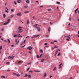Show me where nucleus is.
<instances>
[{
	"label": "nucleus",
	"mask_w": 79,
	"mask_h": 79,
	"mask_svg": "<svg viewBox=\"0 0 79 79\" xmlns=\"http://www.w3.org/2000/svg\"><path fill=\"white\" fill-rule=\"evenodd\" d=\"M2 46H1L0 47V50H2Z\"/></svg>",
	"instance_id": "6ab92c4d"
},
{
	"label": "nucleus",
	"mask_w": 79,
	"mask_h": 79,
	"mask_svg": "<svg viewBox=\"0 0 79 79\" xmlns=\"http://www.w3.org/2000/svg\"><path fill=\"white\" fill-rule=\"evenodd\" d=\"M16 15L18 16H21L23 15V14H22L21 13L19 12Z\"/></svg>",
	"instance_id": "f03ea898"
},
{
	"label": "nucleus",
	"mask_w": 79,
	"mask_h": 79,
	"mask_svg": "<svg viewBox=\"0 0 79 79\" xmlns=\"http://www.w3.org/2000/svg\"><path fill=\"white\" fill-rule=\"evenodd\" d=\"M22 63V61H19L18 62V64H21Z\"/></svg>",
	"instance_id": "9d476101"
},
{
	"label": "nucleus",
	"mask_w": 79,
	"mask_h": 79,
	"mask_svg": "<svg viewBox=\"0 0 79 79\" xmlns=\"http://www.w3.org/2000/svg\"><path fill=\"white\" fill-rule=\"evenodd\" d=\"M14 11V10H13V9H12L11 10V11L12 12H13V11Z\"/></svg>",
	"instance_id": "09e8293b"
},
{
	"label": "nucleus",
	"mask_w": 79,
	"mask_h": 79,
	"mask_svg": "<svg viewBox=\"0 0 79 79\" xmlns=\"http://www.w3.org/2000/svg\"><path fill=\"white\" fill-rule=\"evenodd\" d=\"M5 12H6V13H9V11H8L6 10L5 11Z\"/></svg>",
	"instance_id": "72a5a7b5"
},
{
	"label": "nucleus",
	"mask_w": 79,
	"mask_h": 79,
	"mask_svg": "<svg viewBox=\"0 0 79 79\" xmlns=\"http://www.w3.org/2000/svg\"><path fill=\"white\" fill-rule=\"evenodd\" d=\"M1 77L2 78H5V76H2Z\"/></svg>",
	"instance_id": "412c9836"
},
{
	"label": "nucleus",
	"mask_w": 79,
	"mask_h": 79,
	"mask_svg": "<svg viewBox=\"0 0 79 79\" xmlns=\"http://www.w3.org/2000/svg\"><path fill=\"white\" fill-rule=\"evenodd\" d=\"M70 79H73V77H70Z\"/></svg>",
	"instance_id": "774afa93"
},
{
	"label": "nucleus",
	"mask_w": 79,
	"mask_h": 79,
	"mask_svg": "<svg viewBox=\"0 0 79 79\" xmlns=\"http://www.w3.org/2000/svg\"><path fill=\"white\" fill-rule=\"evenodd\" d=\"M8 22H6L4 23V25H6L7 24H8Z\"/></svg>",
	"instance_id": "dca6fc26"
},
{
	"label": "nucleus",
	"mask_w": 79,
	"mask_h": 79,
	"mask_svg": "<svg viewBox=\"0 0 79 79\" xmlns=\"http://www.w3.org/2000/svg\"><path fill=\"white\" fill-rule=\"evenodd\" d=\"M29 13V11H25V13Z\"/></svg>",
	"instance_id": "4c0bfd02"
},
{
	"label": "nucleus",
	"mask_w": 79,
	"mask_h": 79,
	"mask_svg": "<svg viewBox=\"0 0 79 79\" xmlns=\"http://www.w3.org/2000/svg\"><path fill=\"white\" fill-rule=\"evenodd\" d=\"M16 36H17L16 35H14V37H16Z\"/></svg>",
	"instance_id": "603ef678"
},
{
	"label": "nucleus",
	"mask_w": 79,
	"mask_h": 79,
	"mask_svg": "<svg viewBox=\"0 0 79 79\" xmlns=\"http://www.w3.org/2000/svg\"><path fill=\"white\" fill-rule=\"evenodd\" d=\"M54 42H57V41L54 40Z\"/></svg>",
	"instance_id": "bf43d9fd"
},
{
	"label": "nucleus",
	"mask_w": 79,
	"mask_h": 79,
	"mask_svg": "<svg viewBox=\"0 0 79 79\" xmlns=\"http://www.w3.org/2000/svg\"><path fill=\"white\" fill-rule=\"evenodd\" d=\"M3 16L4 18H5V17H6L5 14H4L3 15Z\"/></svg>",
	"instance_id": "a211bd4d"
},
{
	"label": "nucleus",
	"mask_w": 79,
	"mask_h": 79,
	"mask_svg": "<svg viewBox=\"0 0 79 79\" xmlns=\"http://www.w3.org/2000/svg\"><path fill=\"white\" fill-rule=\"evenodd\" d=\"M32 72H33V71H29V73H32Z\"/></svg>",
	"instance_id": "864d4df0"
},
{
	"label": "nucleus",
	"mask_w": 79,
	"mask_h": 79,
	"mask_svg": "<svg viewBox=\"0 0 79 79\" xmlns=\"http://www.w3.org/2000/svg\"><path fill=\"white\" fill-rule=\"evenodd\" d=\"M48 11H51L52 10H51V9H48Z\"/></svg>",
	"instance_id": "ea45409f"
},
{
	"label": "nucleus",
	"mask_w": 79,
	"mask_h": 79,
	"mask_svg": "<svg viewBox=\"0 0 79 79\" xmlns=\"http://www.w3.org/2000/svg\"><path fill=\"white\" fill-rule=\"evenodd\" d=\"M39 57H40V56H39L38 55H37V58H39Z\"/></svg>",
	"instance_id": "37998d69"
},
{
	"label": "nucleus",
	"mask_w": 79,
	"mask_h": 79,
	"mask_svg": "<svg viewBox=\"0 0 79 79\" xmlns=\"http://www.w3.org/2000/svg\"><path fill=\"white\" fill-rule=\"evenodd\" d=\"M23 44H24V42H22L21 43V45H22Z\"/></svg>",
	"instance_id": "a878e982"
},
{
	"label": "nucleus",
	"mask_w": 79,
	"mask_h": 79,
	"mask_svg": "<svg viewBox=\"0 0 79 79\" xmlns=\"http://www.w3.org/2000/svg\"><path fill=\"white\" fill-rule=\"evenodd\" d=\"M40 52H41V53H43V51L41 49L40 50Z\"/></svg>",
	"instance_id": "7c9ffc66"
},
{
	"label": "nucleus",
	"mask_w": 79,
	"mask_h": 79,
	"mask_svg": "<svg viewBox=\"0 0 79 79\" xmlns=\"http://www.w3.org/2000/svg\"><path fill=\"white\" fill-rule=\"evenodd\" d=\"M13 16H14V14H12V15H11L10 16L11 18H13Z\"/></svg>",
	"instance_id": "4be33fe9"
},
{
	"label": "nucleus",
	"mask_w": 79,
	"mask_h": 79,
	"mask_svg": "<svg viewBox=\"0 0 79 79\" xmlns=\"http://www.w3.org/2000/svg\"><path fill=\"white\" fill-rule=\"evenodd\" d=\"M30 69V68H28L27 69V71H28L29 70V69Z\"/></svg>",
	"instance_id": "bb28decb"
},
{
	"label": "nucleus",
	"mask_w": 79,
	"mask_h": 79,
	"mask_svg": "<svg viewBox=\"0 0 79 79\" xmlns=\"http://www.w3.org/2000/svg\"><path fill=\"white\" fill-rule=\"evenodd\" d=\"M59 68L60 69V68H61V66H60V67H59Z\"/></svg>",
	"instance_id": "052dcab7"
},
{
	"label": "nucleus",
	"mask_w": 79,
	"mask_h": 79,
	"mask_svg": "<svg viewBox=\"0 0 79 79\" xmlns=\"http://www.w3.org/2000/svg\"><path fill=\"white\" fill-rule=\"evenodd\" d=\"M45 45H47V43H45L44 44Z\"/></svg>",
	"instance_id": "de8ad7c7"
},
{
	"label": "nucleus",
	"mask_w": 79,
	"mask_h": 79,
	"mask_svg": "<svg viewBox=\"0 0 79 79\" xmlns=\"http://www.w3.org/2000/svg\"><path fill=\"white\" fill-rule=\"evenodd\" d=\"M27 37H28V38H30V37H29V36H27L26 37V38H27Z\"/></svg>",
	"instance_id": "6e6d98bb"
},
{
	"label": "nucleus",
	"mask_w": 79,
	"mask_h": 79,
	"mask_svg": "<svg viewBox=\"0 0 79 79\" xmlns=\"http://www.w3.org/2000/svg\"><path fill=\"white\" fill-rule=\"evenodd\" d=\"M17 41H18V39H15V42H16H16H17Z\"/></svg>",
	"instance_id": "58836bf2"
},
{
	"label": "nucleus",
	"mask_w": 79,
	"mask_h": 79,
	"mask_svg": "<svg viewBox=\"0 0 79 79\" xmlns=\"http://www.w3.org/2000/svg\"><path fill=\"white\" fill-rule=\"evenodd\" d=\"M50 44H54V42H51L50 43Z\"/></svg>",
	"instance_id": "79ce46f5"
},
{
	"label": "nucleus",
	"mask_w": 79,
	"mask_h": 79,
	"mask_svg": "<svg viewBox=\"0 0 79 79\" xmlns=\"http://www.w3.org/2000/svg\"><path fill=\"white\" fill-rule=\"evenodd\" d=\"M16 76H17V77H19L20 76V75H19L18 74H16Z\"/></svg>",
	"instance_id": "b1692460"
},
{
	"label": "nucleus",
	"mask_w": 79,
	"mask_h": 79,
	"mask_svg": "<svg viewBox=\"0 0 79 79\" xmlns=\"http://www.w3.org/2000/svg\"><path fill=\"white\" fill-rule=\"evenodd\" d=\"M28 77L29 78H31V75H28Z\"/></svg>",
	"instance_id": "ddd939ff"
},
{
	"label": "nucleus",
	"mask_w": 79,
	"mask_h": 79,
	"mask_svg": "<svg viewBox=\"0 0 79 79\" xmlns=\"http://www.w3.org/2000/svg\"><path fill=\"white\" fill-rule=\"evenodd\" d=\"M14 4H15V5H16L17 4L16 2H14Z\"/></svg>",
	"instance_id": "5fc2aeb1"
},
{
	"label": "nucleus",
	"mask_w": 79,
	"mask_h": 79,
	"mask_svg": "<svg viewBox=\"0 0 79 79\" xmlns=\"http://www.w3.org/2000/svg\"><path fill=\"white\" fill-rule=\"evenodd\" d=\"M43 7H44V6H40V8H43Z\"/></svg>",
	"instance_id": "f704fd0d"
},
{
	"label": "nucleus",
	"mask_w": 79,
	"mask_h": 79,
	"mask_svg": "<svg viewBox=\"0 0 79 79\" xmlns=\"http://www.w3.org/2000/svg\"><path fill=\"white\" fill-rule=\"evenodd\" d=\"M41 61L42 63H44V59H42L41 60Z\"/></svg>",
	"instance_id": "4468645a"
},
{
	"label": "nucleus",
	"mask_w": 79,
	"mask_h": 79,
	"mask_svg": "<svg viewBox=\"0 0 79 79\" xmlns=\"http://www.w3.org/2000/svg\"><path fill=\"white\" fill-rule=\"evenodd\" d=\"M1 40L3 41V38L1 39Z\"/></svg>",
	"instance_id": "69168bd1"
},
{
	"label": "nucleus",
	"mask_w": 79,
	"mask_h": 79,
	"mask_svg": "<svg viewBox=\"0 0 79 79\" xmlns=\"http://www.w3.org/2000/svg\"><path fill=\"white\" fill-rule=\"evenodd\" d=\"M56 70V67H55L54 68V69H53V71H54Z\"/></svg>",
	"instance_id": "393cba45"
},
{
	"label": "nucleus",
	"mask_w": 79,
	"mask_h": 79,
	"mask_svg": "<svg viewBox=\"0 0 79 79\" xmlns=\"http://www.w3.org/2000/svg\"><path fill=\"white\" fill-rule=\"evenodd\" d=\"M36 3H39V1H36Z\"/></svg>",
	"instance_id": "338daca9"
},
{
	"label": "nucleus",
	"mask_w": 79,
	"mask_h": 79,
	"mask_svg": "<svg viewBox=\"0 0 79 79\" xmlns=\"http://www.w3.org/2000/svg\"><path fill=\"white\" fill-rule=\"evenodd\" d=\"M10 19H8L7 20V23H8L9 22H10Z\"/></svg>",
	"instance_id": "2f4dec72"
},
{
	"label": "nucleus",
	"mask_w": 79,
	"mask_h": 79,
	"mask_svg": "<svg viewBox=\"0 0 79 79\" xmlns=\"http://www.w3.org/2000/svg\"><path fill=\"white\" fill-rule=\"evenodd\" d=\"M64 37L66 39V40L69 41V39H70V37H69V36H64Z\"/></svg>",
	"instance_id": "f257e3e1"
},
{
	"label": "nucleus",
	"mask_w": 79,
	"mask_h": 79,
	"mask_svg": "<svg viewBox=\"0 0 79 79\" xmlns=\"http://www.w3.org/2000/svg\"><path fill=\"white\" fill-rule=\"evenodd\" d=\"M26 31H28V29L27 28H26Z\"/></svg>",
	"instance_id": "0e129e2a"
},
{
	"label": "nucleus",
	"mask_w": 79,
	"mask_h": 79,
	"mask_svg": "<svg viewBox=\"0 0 79 79\" xmlns=\"http://www.w3.org/2000/svg\"><path fill=\"white\" fill-rule=\"evenodd\" d=\"M48 31L50 32V27H49L48 28Z\"/></svg>",
	"instance_id": "c756f323"
},
{
	"label": "nucleus",
	"mask_w": 79,
	"mask_h": 79,
	"mask_svg": "<svg viewBox=\"0 0 79 79\" xmlns=\"http://www.w3.org/2000/svg\"><path fill=\"white\" fill-rule=\"evenodd\" d=\"M58 50H57L55 54V56H56V54H57V53H58Z\"/></svg>",
	"instance_id": "1a4fd4ad"
},
{
	"label": "nucleus",
	"mask_w": 79,
	"mask_h": 79,
	"mask_svg": "<svg viewBox=\"0 0 79 79\" xmlns=\"http://www.w3.org/2000/svg\"><path fill=\"white\" fill-rule=\"evenodd\" d=\"M19 30L20 31L19 32H23V30H22L21 27H19Z\"/></svg>",
	"instance_id": "20e7f679"
},
{
	"label": "nucleus",
	"mask_w": 79,
	"mask_h": 79,
	"mask_svg": "<svg viewBox=\"0 0 79 79\" xmlns=\"http://www.w3.org/2000/svg\"><path fill=\"white\" fill-rule=\"evenodd\" d=\"M53 24V23L52 22H50V24H51V25H52Z\"/></svg>",
	"instance_id": "473e14b6"
},
{
	"label": "nucleus",
	"mask_w": 79,
	"mask_h": 79,
	"mask_svg": "<svg viewBox=\"0 0 79 79\" xmlns=\"http://www.w3.org/2000/svg\"><path fill=\"white\" fill-rule=\"evenodd\" d=\"M14 57H15V56H10L8 57V59H10L11 60H12V59H13Z\"/></svg>",
	"instance_id": "7ed1b4c3"
},
{
	"label": "nucleus",
	"mask_w": 79,
	"mask_h": 79,
	"mask_svg": "<svg viewBox=\"0 0 79 79\" xmlns=\"http://www.w3.org/2000/svg\"><path fill=\"white\" fill-rule=\"evenodd\" d=\"M7 40L8 41H9V42H8V43L10 44V40L8 39Z\"/></svg>",
	"instance_id": "5701e85b"
},
{
	"label": "nucleus",
	"mask_w": 79,
	"mask_h": 79,
	"mask_svg": "<svg viewBox=\"0 0 79 79\" xmlns=\"http://www.w3.org/2000/svg\"><path fill=\"white\" fill-rule=\"evenodd\" d=\"M17 2L19 3H21V0H18Z\"/></svg>",
	"instance_id": "2eb2a0df"
},
{
	"label": "nucleus",
	"mask_w": 79,
	"mask_h": 79,
	"mask_svg": "<svg viewBox=\"0 0 79 79\" xmlns=\"http://www.w3.org/2000/svg\"><path fill=\"white\" fill-rule=\"evenodd\" d=\"M77 10H78V8L75 11V13H77Z\"/></svg>",
	"instance_id": "6e6552de"
},
{
	"label": "nucleus",
	"mask_w": 79,
	"mask_h": 79,
	"mask_svg": "<svg viewBox=\"0 0 79 79\" xmlns=\"http://www.w3.org/2000/svg\"><path fill=\"white\" fill-rule=\"evenodd\" d=\"M27 8V6H25V8Z\"/></svg>",
	"instance_id": "49530a36"
},
{
	"label": "nucleus",
	"mask_w": 79,
	"mask_h": 79,
	"mask_svg": "<svg viewBox=\"0 0 79 79\" xmlns=\"http://www.w3.org/2000/svg\"><path fill=\"white\" fill-rule=\"evenodd\" d=\"M46 76H47V75L46 74V73H45L44 77H46Z\"/></svg>",
	"instance_id": "aec40b11"
},
{
	"label": "nucleus",
	"mask_w": 79,
	"mask_h": 79,
	"mask_svg": "<svg viewBox=\"0 0 79 79\" xmlns=\"http://www.w3.org/2000/svg\"><path fill=\"white\" fill-rule=\"evenodd\" d=\"M28 75L27 74H26L25 75V77H27V76Z\"/></svg>",
	"instance_id": "c03bdc74"
},
{
	"label": "nucleus",
	"mask_w": 79,
	"mask_h": 79,
	"mask_svg": "<svg viewBox=\"0 0 79 79\" xmlns=\"http://www.w3.org/2000/svg\"><path fill=\"white\" fill-rule=\"evenodd\" d=\"M36 29L38 30V31H40V28L39 27H38L37 26H35Z\"/></svg>",
	"instance_id": "423d86ee"
},
{
	"label": "nucleus",
	"mask_w": 79,
	"mask_h": 79,
	"mask_svg": "<svg viewBox=\"0 0 79 79\" xmlns=\"http://www.w3.org/2000/svg\"><path fill=\"white\" fill-rule=\"evenodd\" d=\"M16 35H17V37H18L19 38L22 37H23V35H20V34H17Z\"/></svg>",
	"instance_id": "39448f33"
},
{
	"label": "nucleus",
	"mask_w": 79,
	"mask_h": 79,
	"mask_svg": "<svg viewBox=\"0 0 79 79\" xmlns=\"http://www.w3.org/2000/svg\"><path fill=\"white\" fill-rule=\"evenodd\" d=\"M4 42H6V40H4Z\"/></svg>",
	"instance_id": "e2e57ef3"
},
{
	"label": "nucleus",
	"mask_w": 79,
	"mask_h": 79,
	"mask_svg": "<svg viewBox=\"0 0 79 79\" xmlns=\"http://www.w3.org/2000/svg\"><path fill=\"white\" fill-rule=\"evenodd\" d=\"M60 55H61V54H60V53H59L58 55V56H60Z\"/></svg>",
	"instance_id": "8fccbe9b"
},
{
	"label": "nucleus",
	"mask_w": 79,
	"mask_h": 79,
	"mask_svg": "<svg viewBox=\"0 0 79 79\" xmlns=\"http://www.w3.org/2000/svg\"><path fill=\"white\" fill-rule=\"evenodd\" d=\"M62 64H60L59 65V66H61Z\"/></svg>",
	"instance_id": "13d9d810"
},
{
	"label": "nucleus",
	"mask_w": 79,
	"mask_h": 79,
	"mask_svg": "<svg viewBox=\"0 0 79 79\" xmlns=\"http://www.w3.org/2000/svg\"><path fill=\"white\" fill-rule=\"evenodd\" d=\"M57 4H60V3L59 2H57Z\"/></svg>",
	"instance_id": "3c124183"
},
{
	"label": "nucleus",
	"mask_w": 79,
	"mask_h": 79,
	"mask_svg": "<svg viewBox=\"0 0 79 79\" xmlns=\"http://www.w3.org/2000/svg\"><path fill=\"white\" fill-rule=\"evenodd\" d=\"M46 37H49V36L48 35H46Z\"/></svg>",
	"instance_id": "e433bc0d"
},
{
	"label": "nucleus",
	"mask_w": 79,
	"mask_h": 79,
	"mask_svg": "<svg viewBox=\"0 0 79 79\" xmlns=\"http://www.w3.org/2000/svg\"><path fill=\"white\" fill-rule=\"evenodd\" d=\"M26 3H29V1L28 0H27L26 1Z\"/></svg>",
	"instance_id": "f3484780"
},
{
	"label": "nucleus",
	"mask_w": 79,
	"mask_h": 79,
	"mask_svg": "<svg viewBox=\"0 0 79 79\" xmlns=\"http://www.w3.org/2000/svg\"><path fill=\"white\" fill-rule=\"evenodd\" d=\"M43 55V54H41V55H40V57H41V56H42V55Z\"/></svg>",
	"instance_id": "c9c22d12"
},
{
	"label": "nucleus",
	"mask_w": 79,
	"mask_h": 79,
	"mask_svg": "<svg viewBox=\"0 0 79 79\" xmlns=\"http://www.w3.org/2000/svg\"><path fill=\"white\" fill-rule=\"evenodd\" d=\"M33 19H35V16H33Z\"/></svg>",
	"instance_id": "a19ab883"
},
{
	"label": "nucleus",
	"mask_w": 79,
	"mask_h": 79,
	"mask_svg": "<svg viewBox=\"0 0 79 79\" xmlns=\"http://www.w3.org/2000/svg\"><path fill=\"white\" fill-rule=\"evenodd\" d=\"M27 49L29 50H32V47L31 46H29L27 47Z\"/></svg>",
	"instance_id": "0eeeda50"
},
{
	"label": "nucleus",
	"mask_w": 79,
	"mask_h": 79,
	"mask_svg": "<svg viewBox=\"0 0 79 79\" xmlns=\"http://www.w3.org/2000/svg\"><path fill=\"white\" fill-rule=\"evenodd\" d=\"M58 48V47L56 46H55L54 47V48Z\"/></svg>",
	"instance_id": "cd10ccee"
},
{
	"label": "nucleus",
	"mask_w": 79,
	"mask_h": 79,
	"mask_svg": "<svg viewBox=\"0 0 79 79\" xmlns=\"http://www.w3.org/2000/svg\"><path fill=\"white\" fill-rule=\"evenodd\" d=\"M7 64H10V62H6Z\"/></svg>",
	"instance_id": "c85d7f7f"
},
{
	"label": "nucleus",
	"mask_w": 79,
	"mask_h": 79,
	"mask_svg": "<svg viewBox=\"0 0 79 79\" xmlns=\"http://www.w3.org/2000/svg\"><path fill=\"white\" fill-rule=\"evenodd\" d=\"M27 24H29L30 23H29V20H28L27 21Z\"/></svg>",
	"instance_id": "9b49d317"
},
{
	"label": "nucleus",
	"mask_w": 79,
	"mask_h": 79,
	"mask_svg": "<svg viewBox=\"0 0 79 79\" xmlns=\"http://www.w3.org/2000/svg\"><path fill=\"white\" fill-rule=\"evenodd\" d=\"M39 35H34V37H39Z\"/></svg>",
	"instance_id": "f8f14e48"
},
{
	"label": "nucleus",
	"mask_w": 79,
	"mask_h": 79,
	"mask_svg": "<svg viewBox=\"0 0 79 79\" xmlns=\"http://www.w3.org/2000/svg\"><path fill=\"white\" fill-rule=\"evenodd\" d=\"M19 44V43H18V42H17L16 43L17 45H18V44Z\"/></svg>",
	"instance_id": "680f3d73"
},
{
	"label": "nucleus",
	"mask_w": 79,
	"mask_h": 79,
	"mask_svg": "<svg viewBox=\"0 0 79 79\" xmlns=\"http://www.w3.org/2000/svg\"><path fill=\"white\" fill-rule=\"evenodd\" d=\"M13 74H14V75H15V76H16L17 74H16V73H14Z\"/></svg>",
	"instance_id": "a18cd8bd"
},
{
	"label": "nucleus",
	"mask_w": 79,
	"mask_h": 79,
	"mask_svg": "<svg viewBox=\"0 0 79 79\" xmlns=\"http://www.w3.org/2000/svg\"><path fill=\"white\" fill-rule=\"evenodd\" d=\"M25 47V45H24L22 47H22V48H23V47Z\"/></svg>",
	"instance_id": "4d7b16f0"
}]
</instances>
